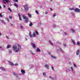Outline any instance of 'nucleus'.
Listing matches in <instances>:
<instances>
[{
	"instance_id": "f257e3e1",
	"label": "nucleus",
	"mask_w": 80,
	"mask_h": 80,
	"mask_svg": "<svg viewBox=\"0 0 80 80\" xmlns=\"http://www.w3.org/2000/svg\"><path fill=\"white\" fill-rule=\"evenodd\" d=\"M17 46L18 47L15 45H13L12 46V48L13 49V50H14L15 52L18 53V52L20 51V50L22 49V46L20 44H18Z\"/></svg>"
},
{
	"instance_id": "f03ea898",
	"label": "nucleus",
	"mask_w": 80,
	"mask_h": 80,
	"mask_svg": "<svg viewBox=\"0 0 80 80\" xmlns=\"http://www.w3.org/2000/svg\"><path fill=\"white\" fill-rule=\"evenodd\" d=\"M24 11L25 12H27L28 10V6L27 5H25L24 6Z\"/></svg>"
},
{
	"instance_id": "7ed1b4c3",
	"label": "nucleus",
	"mask_w": 80,
	"mask_h": 80,
	"mask_svg": "<svg viewBox=\"0 0 80 80\" xmlns=\"http://www.w3.org/2000/svg\"><path fill=\"white\" fill-rule=\"evenodd\" d=\"M74 11L76 12H78V13H80V10L78 8H76L74 9Z\"/></svg>"
},
{
	"instance_id": "20e7f679",
	"label": "nucleus",
	"mask_w": 80,
	"mask_h": 80,
	"mask_svg": "<svg viewBox=\"0 0 80 80\" xmlns=\"http://www.w3.org/2000/svg\"><path fill=\"white\" fill-rule=\"evenodd\" d=\"M2 1L5 4H6V3H8L9 2H10V1L9 0H3Z\"/></svg>"
},
{
	"instance_id": "39448f33",
	"label": "nucleus",
	"mask_w": 80,
	"mask_h": 80,
	"mask_svg": "<svg viewBox=\"0 0 80 80\" xmlns=\"http://www.w3.org/2000/svg\"><path fill=\"white\" fill-rule=\"evenodd\" d=\"M31 45L34 48H36V47H35V43L32 42L31 43Z\"/></svg>"
},
{
	"instance_id": "423d86ee",
	"label": "nucleus",
	"mask_w": 80,
	"mask_h": 80,
	"mask_svg": "<svg viewBox=\"0 0 80 80\" xmlns=\"http://www.w3.org/2000/svg\"><path fill=\"white\" fill-rule=\"evenodd\" d=\"M21 73H22V75H24L25 73V70L22 69L21 70Z\"/></svg>"
},
{
	"instance_id": "0eeeda50",
	"label": "nucleus",
	"mask_w": 80,
	"mask_h": 80,
	"mask_svg": "<svg viewBox=\"0 0 80 80\" xmlns=\"http://www.w3.org/2000/svg\"><path fill=\"white\" fill-rule=\"evenodd\" d=\"M8 63H9V65H11V66H13V65H14L13 63L10 61H8Z\"/></svg>"
},
{
	"instance_id": "6e6552de",
	"label": "nucleus",
	"mask_w": 80,
	"mask_h": 80,
	"mask_svg": "<svg viewBox=\"0 0 80 80\" xmlns=\"http://www.w3.org/2000/svg\"><path fill=\"white\" fill-rule=\"evenodd\" d=\"M13 73L14 76H16V77L18 78V75L17 73L13 72Z\"/></svg>"
},
{
	"instance_id": "1a4fd4ad",
	"label": "nucleus",
	"mask_w": 80,
	"mask_h": 80,
	"mask_svg": "<svg viewBox=\"0 0 80 80\" xmlns=\"http://www.w3.org/2000/svg\"><path fill=\"white\" fill-rule=\"evenodd\" d=\"M0 68L1 70H2V71H4V72H5V71H6V69H5L3 67H0Z\"/></svg>"
},
{
	"instance_id": "9d476101",
	"label": "nucleus",
	"mask_w": 80,
	"mask_h": 80,
	"mask_svg": "<svg viewBox=\"0 0 80 80\" xmlns=\"http://www.w3.org/2000/svg\"><path fill=\"white\" fill-rule=\"evenodd\" d=\"M22 17H23V19H24V20H25V19L27 18V17H26V16H25V15H22Z\"/></svg>"
},
{
	"instance_id": "9b49d317",
	"label": "nucleus",
	"mask_w": 80,
	"mask_h": 80,
	"mask_svg": "<svg viewBox=\"0 0 80 80\" xmlns=\"http://www.w3.org/2000/svg\"><path fill=\"white\" fill-rule=\"evenodd\" d=\"M45 67L46 68H47V69H49L48 68H49V65H47V64H46L45 66Z\"/></svg>"
},
{
	"instance_id": "f8f14e48",
	"label": "nucleus",
	"mask_w": 80,
	"mask_h": 80,
	"mask_svg": "<svg viewBox=\"0 0 80 80\" xmlns=\"http://www.w3.org/2000/svg\"><path fill=\"white\" fill-rule=\"evenodd\" d=\"M36 36V34L34 32L32 33V37H35Z\"/></svg>"
},
{
	"instance_id": "ddd939ff",
	"label": "nucleus",
	"mask_w": 80,
	"mask_h": 80,
	"mask_svg": "<svg viewBox=\"0 0 80 80\" xmlns=\"http://www.w3.org/2000/svg\"><path fill=\"white\" fill-rule=\"evenodd\" d=\"M80 50H78L77 51H76V54L77 55H79V53H80Z\"/></svg>"
},
{
	"instance_id": "4468645a",
	"label": "nucleus",
	"mask_w": 80,
	"mask_h": 80,
	"mask_svg": "<svg viewBox=\"0 0 80 80\" xmlns=\"http://www.w3.org/2000/svg\"><path fill=\"white\" fill-rule=\"evenodd\" d=\"M25 23H28V20H29V19L28 18H27L26 19H25Z\"/></svg>"
},
{
	"instance_id": "2eb2a0df",
	"label": "nucleus",
	"mask_w": 80,
	"mask_h": 80,
	"mask_svg": "<svg viewBox=\"0 0 80 80\" xmlns=\"http://www.w3.org/2000/svg\"><path fill=\"white\" fill-rule=\"evenodd\" d=\"M29 36H30V38H32V37H33V35H32V33L30 32H29Z\"/></svg>"
},
{
	"instance_id": "dca6fc26",
	"label": "nucleus",
	"mask_w": 80,
	"mask_h": 80,
	"mask_svg": "<svg viewBox=\"0 0 80 80\" xmlns=\"http://www.w3.org/2000/svg\"><path fill=\"white\" fill-rule=\"evenodd\" d=\"M36 52H40L41 51H40V49H39V48H38L36 49Z\"/></svg>"
},
{
	"instance_id": "f3484780",
	"label": "nucleus",
	"mask_w": 80,
	"mask_h": 80,
	"mask_svg": "<svg viewBox=\"0 0 80 80\" xmlns=\"http://www.w3.org/2000/svg\"><path fill=\"white\" fill-rule=\"evenodd\" d=\"M14 5L17 8H18V4H17L16 3H14Z\"/></svg>"
},
{
	"instance_id": "a211bd4d",
	"label": "nucleus",
	"mask_w": 80,
	"mask_h": 80,
	"mask_svg": "<svg viewBox=\"0 0 80 80\" xmlns=\"http://www.w3.org/2000/svg\"><path fill=\"white\" fill-rule=\"evenodd\" d=\"M49 78H50V79H51V80H53L54 79H55V78H54V77H53L51 76H49Z\"/></svg>"
},
{
	"instance_id": "6ab92c4d",
	"label": "nucleus",
	"mask_w": 80,
	"mask_h": 80,
	"mask_svg": "<svg viewBox=\"0 0 80 80\" xmlns=\"http://www.w3.org/2000/svg\"><path fill=\"white\" fill-rule=\"evenodd\" d=\"M51 57L52 58H54V59H55L56 58H57V57L53 55H51Z\"/></svg>"
},
{
	"instance_id": "aec40b11",
	"label": "nucleus",
	"mask_w": 80,
	"mask_h": 80,
	"mask_svg": "<svg viewBox=\"0 0 80 80\" xmlns=\"http://www.w3.org/2000/svg\"><path fill=\"white\" fill-rule=\"evenodd\" d=\"M30 52H31V54L32 55H35V53H34L32 51H30Z\"/></svg>"
},
{
	"instance_id": "412c9836",
	"label": "nucleus",
	"mask_w": 80,
	"mask_h": 80,
	"mask_svg": "<svg viewBox=\"0 0 80 80\" xmlns=\"http://www.w3.org/2000/svg\"><path fill=\"white\" fill-rule=\"evenodd\" d=\"M28 17H30V18H31V17H32V15H31V14H30V13H28Z\"/></svg>"
},
{
	"instance_id": "4be33fe9",
	"label": "nucleus",
	"mask_w": 80,
	"mask_h": 80,
	"mask_svg": "<svg viewBox=\"0 0 80 80\" xmlns=\"http://www.w3.org/2000/svg\"><path fill=\"white\" fill-rule=\"evenodd\" d=\"M35 32L36 33V34L37 35H39V34H38V31H37L36 30L35 31Z\"/></svg>"
},
{
	"instance_id": "5701e85b",
	"label": "nucleus",
	"mask_w": 80,
	"mask_h": 80,
	"mask_svg": "<svg viewBox=\"0 0 80 80\" xmlns=\"http://www.w3.org/2000/svg\"><path fill=\"white\" fill-rule=\"evenodd\" d=\"M68 71L70 72V70L69 69H67L66 71V72H68Z\"/></svg>"
},
{
	"instance_id": "b1692460",
	"label": "nucleus",
	"mask_w": 80,
	"mask_h": 80,
	"mask_svg": "<svg viewBox=\"0 0 80 80\" xmlns=\"http://www.w3.org/2000/svg\"><path fill=\"white\" fill-rule=\"evenodd\" d=\"M11 48V45H8L7 47V48Z\"/></svg>"
},
{
	"instance_id": "393cba45",
	"label": "nucleus",
	"mask_w": 80,
	"mask_h": 80,
	"mask_svg": "<svg viewBox=\"0 0 80 80\" xmlns=\"http://www.w3.org/2000/svg\"><path fill=\"white\" fill-rule=\"evenodd\" d=\"M70 69H71L72 72H73V67H71L70 68Z\"/></svg>"
},
{
	"instance_id": "a878e982",
	"label": "nucleus",
	"mask_w": 80,
	"mask_h": 80,
	"mask_svg": "<svg viewBox=\"0 0 80 80\" xmlns=\"http://www.w3.org/2000/svg\"><path fill=\"white\" fill-rule=\"evenodd\" d=\"M33 25V23L32 22H30V24H29V27H32V26Z\"/></svg>"
},
{
	"instance_id": "bb28decb",
	"label": "nucleus",
	"mask_w": 80,
	"mask_h": 80,
	"mask_svg": "<svg viewBox=\"0 0 80 80\" xmlns=\"http://www.w3.org/2000/svg\"><path fill=\"white\" fill-rule=\"evenodd\" d=\"M49 42L50 43L51 45H52V46H53V44L52 43V42L51 41H49Z\"/></svg>"
},
{
	"instance_id": "cd10ccee",
	"label": "nucleus",
	"mask_w": 80,
	"mask_h": 80,
	"mask_svg": "<svg viewBox=\"0 0 80 80\" xmlns=\"http://www.w3.org/2000/svg\"><path fill=\"white\" fill-rule=\"evenodd\" d=\"M72 42L73 43V45H75V41L73 40H72Z\"/></svg>"
},
{
	"instance_id": "c85d7f7f",
	"label": "nucleus",
	"mask_w": 80,
	"mask_h": 80,
	"mask_svg": "<svg viewBox=\"0 0 80 80\" xmlns=\"http://www.w3.org/2000/svg\"><path fill=\"white\" fill-rule=\"evenodd\" d=\"M20 28L21 29H23V27L22 25H20Z\"/></svg>"
},
{
	"instance_id": "c756f323",
	"label": "nucleus",
	"mask_w": 80,
	"mask_h": 80,
	"mask_svg": "<svg viewBox=\"0 0 80 80\" xmlns=\"http://www.w3.org/2000/svg\"><path fill=\"white\" fill-rule=\"evenodd\" d=\"M1 21L2 22V23H3L4 24H5V22H4V21L3 20H2Z\"/></svg>"
},
{
	"instance_id": "7c9ffc66",
	"label": "nucleus",
	"mask_w": 80,
	"mask_h": 80,
	"mask_svg": "<svg viewBox=\"0 0 80 80\" xmlns=\"http://www.w3.org/2000/svg\"><path fill=\"white\" fill-rule=\"evenodd\" d=\"M12 52V50H9V53H11Z\"/></svg>"
},
{
	"instance_id": "2f4dec72",
	"label": "nucleus",
	"mask_w": 80,
	"mask_h": 80,
	"mask_svg": "<svg viewBox=\"0 0 80 80\" xmlns=\"http://www.w3.org/2000/svg\"><path fill=\"white\" fill-rule=\"evenodd\" d=\"M33 67V65H31V66L30 67V69H32Z\"/></svg>"
},
{
	"instance_id": "473e14b6",
	"label": "nucleus",
	"mask_w": 80,
	"mask_h": 80,
	"mask_svg": "<svg viewBox=\"0 0 80 80\" xmlns=\"http://www.w3.org/2000/svg\"><path fill=\"white\" fill-rule=\"evenodd\" d=\"M59 48L60 49V50H61V52H63V51L61 48H60L59 47Z\"/></svg>"
},
{
	"instance_id": "72a5a7b5",
	"label": "nucleus",
	"mask_w": 80,
	"mask_h": 80,
	"mask_svg": "<svg viewBox=\"0 0 80 80\" xmlns=\"http://www.w3.org/2000/svg\"><path fill=\"white\" fill-rule=\"evenodd\" d=\"M55 16H56V14H55V13H54L53 14V15L52 16L53 17H55Z\"/></svg>"
},
{
	"instance_id": "f704fd0d",
	"label": "nucleus",
	"mask_w": 80,
	"mask_h": 80,
	"mask_svg": "<svg viewBox=\"0 0 80 80\" xmlns=\"http://www.w3.org/2000/svg\"><path fill=\"white\" fill-rule=\"evenodd\" d=\"M71 31H72V32H75V30H74V29H71Z\"/></svg>"
},
{
	"instance_id": "c9c22d12",
	"label": "nucleus",
	"mask_w": 80,
	"mask_h": 80,
	"mask_svg": "<svg viewBox=\"0 0 80 80\" xmlns=\"http://www.w3.org/2000/svg\"><path fill=\"white\" fill-rule=\"evenodd\" d=\"M42 74L44 76L46 75V73L45 72H43Z\"/></svg>"
},
{
	"instance_id": "e433bc0d",
	"label": "nucleus",
	"mask_w": 80,
	"mask_h": 80,
	"mask_svg": "<svg viewBox=\"0 0 80 80\" xmlns=\"http://www.w3.org/2000/svg\"><path fill=\"white\" fill-rule=\"evenodd\" d=\"M77 45H80V42H77Z\"/></svg>"
},
{
	"instance_id": "4c0bfd02",
	"label": "nucleus",
	"mask_w": 80,
	"mask_h": 80,
	"mask_svg": "<svg viewBox=\"0 0 80 80\" xmlns=\"http://www.w3.org/2000/svg\"><path fill=\"white\" fill-rule=\"evenodd\" d=\"M69 10H74V9L73 8H69Z\"/></svg>"
},
{
	"instance_id": "58836bf2",
	"label": "nucleus",
	"mask_w": 80,
	"mask_h": 80,
	"mask_svg": "<svg viewBox=\"0 0 80 80\" xmlns=\"http://www.w3.org/2000/svg\"><path fill=\"white\" fill-rule=\"evenodd\" d=\"M8 10L9 11H10V12H12V10H11V9L10 8H8Z\"/></svg>"
},
{
	"instance_id": "ea45409f",
	"label": "nucleus",
	"mask_w": 80,
	"mask_h": 80,
	"mask_svg": "<svg viewBox=\"0 0 80 80\" xmlns=\"http://www.w3.org/2000/svg\"><path fill=\"white\" fill-rule=\"evenodd\" d=\"M63 32L65 35H67V34L66 32H65L64 31H63Z\"/></svg>"
},
{
	"instance_id": "a19ab883",
	"label": "nucleus",
	"mask_w": 80,
	"mask_h": 80,
	"mask_svg": "<svg viewBox=\"0 0 80 80\" xmlns=\"http://www.w3.org/2000/svg\"><path fill=\"white\" fill-rule=\"evenodd\" d=\"M15 66H18V64L16 63L15 64Z\"/></svg>"
},
{
	"instance_id": "79ce46f5",
	"label": "nucleus",
	"mask_w": 80,
	"mask_h": 80,
	"mask_svg": "<svg viewBox=\"0 0 80 80\" xmlns=\"http://www.w3.org/2000/svg\"><path fill=\"white\" fill-rule=\"evenodd\" d=\"M73 66L75 67V68H77V66L75 64H73Z\"/></svg>"
},
{
	"instance_id": "37998d69",
	"label": "nucleus",
	"mask_w": 80,
	"mask_h": 80,
	"mask_svg": "<svg viewBox=\"0 0 80 80\" xmlns=\"http://www.w3.org/2000/svg\"><path fill=\"white\" fill-rule=\"evenodd\" d=\"M42 25V22H39L38 23V25Z\"/></svg>"
},
{
	"instance_id": "c03bdc74",
	"label": "nucleus",
	"mask_w": 80,
	"mask_h": 80,
	"mask_svg": "<svg viewBox=\"0 0 80 80\" xmlns=\"http://www.w3.org/2000/svg\"><path fill=\"white\" fill-rule=\"evenodd\" d=\"M18 16L19 18L20 17H21V16H20V14H18Z\"/></svg>"
},
{
	"instance_id": "a18cd8bd",
	"label": "nucleus",
	"mask_w": 80,
	"mask_h": 80,
	"mask_svg": "<svg viewBox=\"0 0 80 80\" xmlns=\"http://www.w3.org/2000/svg\"><path fill=\"white\" fill-rule=\"evenodd\" d=\"M36 13L38 14V15L39 14V13H38V12H37V10L36 11Z\"/></svg>"
},
{
	"instance_id": "49530a36",
	"label": "nucleus",
	"mask_w": 80,
	"mask_h": 80,
	"mask_svg": "<svg viewBox=\"0 0 80 80\" xmlns=\"http://www.w3.org/2000/svg\"><path fill=\"white\" fill-rule=\"evenodd\" d=\"M6 20H7L8 22H9L10 21V19L9 18H6Z\"/></svg>"
},
{
	"instance_id": "de8ad7c7",
	"label": "nucleus",
	"mask_w": 80,
	"mask_h": 80,
	"mask_svg": "<svg viewBox=\"0 0 80 80\" xmlns=\"http://www.w3.org/2000/svg\"><path fill=\"white\" fill-rule=\"evenodd\" d=\"M57 27V25H54L53 26V28H55L56 27Z\"/></svg>"
},
{
	"instance_id": "09e8293b",
	"label": "nucleus",
	"mask_w": 80,
	"mask_h": 80,
	"mask_svg": "<svg viewBox=\"0 0 80 80\" xmlns=\"http://www.w3.org/2000/svg\"><path fill=\"white\" fill-rule=\"evenodd\" d=\"M9 18L10 19H12V16L9 17Z\"/></svg>"
},
{
	"instance_id": "8fccbe9b",
	"label": "nucleus",
	"mask_w": 80,
	"mask_h": 80,
	"mask_svg": "<svg viewBox=\"0 0 80 80\" xmlns=\"http://www.w3.org/2000/svg\"><path fill=\"white\" fill-rule=\"evenodd\" d=\"M14 2H18V0H14Z\"/></svg>"
},
{
	"instance_id": "3c124183",
	"label": "nucleus",
	"mask_w": 80,
	"mask_h": 80,
	"mask_svg": "<svg viewBox=\"0 0 80 80\" xmlns=\"http://www.w3.org/2000/svg\"><path fill=\"white\" fill-rule=\"evenodd\" d=\"M51 68L52 69V70H54V69L53 68V67H51Z\"/></svg>"
},
{
	"instance_id": "603ef678",
	"label": "nucleus",
	"mask_w": 80,
	"mask_h": 80,
	"mask_svg": "<svg viewBox=\"0 0 80 80\" xmlns=\"http://www.w3.org/2000/svg\"><path fill=\"white\" fill-rule=\"evenodd\" d=\"M0 17H3L1 13H0Z\"/></svg>"
},
{
	"instance_id": "864d4df0",
	"label": "nucleus",
	"mask_w": 80,
	"mask_h": 80,
	"mask_svg": "<svg viewBox=\"0 0 80 80\" xmlns=\"http://www.w3.org/2000/svg\"><path fill=\"white\" fill-rule=\"evenodd\" d=\"M3 6L4 8H5V7H6V6L4 4H3Z\"/></svg>"
},
{
	"instance_id": "5fc2aeb1",
	"label": "nucleus",
	"mask_w": 80,
	"mask_h": 80,
	"mask_svg": "<svg viewBox=\"0 0 80 80\" xmlns=\"http://www.w3.org/2000/svg\"><path fill=\"white\" fill-rule=\"evenodd\" d=\"M19 18L20 20H22V18H21V17H20V18Z\"/></svg>"
},
{
	"instance_id": "6e6d98bb",
	"label": "nucleus",
	"mask_w": 80,
	"mask_h": 80,
	"mask_svg": "<svg viewBox=\"0 0 80 80\" xmlns=\"http://www.w3.org/2000/svg\"><path fill=\"white\" fill-rule=\"evenodd\" d=\"M48 12H45V14H46H46H48Z\"/></svg>"
},
{
	"instance_id": "4d7b16f0",
	"label": "nucleus",
	"mask_w": 80,
	"mask_h": 80,
	"mask_svg": "<svg viewBox=\"0 0 80 80\" xmlns=\"http://www.w3.org/2000/svg\"><path fill=\"white\" fill-rule=\"evenodd\" d=\"M59 52L58 49H57L56 50V52Z\"/></svg>"
},
{
	"instance_id": "13d9d810",
	"label": "nucleus",
	"mask_w": 80,
	"mask_h": 80,
	"mask_svg": "<svg viewBox=\"0 0 80 80\" xmlns=\"http://www.w3.org/2000/svg\"><path fill=\"white\" fill-rule=\"evenodd\" d=\"M6 38H8V36H6Z\"/></svg>"
},
{
	"instance_id": "bf43d9fd",
	"label": "nucleus",
	"mask_w": 80,
	"mask_h": 80,
	"mask_svg": "<svg viewBox=\"0 0 80 80\" xmlns=\"http://www.w3.org/2000/svg\"><path fill=\"white\" fill-rule=\"evenodd\" d=\"M9 5H10V6H12V4H9Z\"/></svg>"
},
{
	"instance_id": "052dcab7",
	"label": "nucleus",
	"mask_w": 80,
	"mask_h": 80,
	"mask_svg": "<svg viewBox=\"0 0 80 80\" xmlns=\"http://www.w3.org/2000/svg\"><path fill=\"white\" fill-rule=\"evenodd\" d=\"M25 40H26V41H27L28 39H27V38H25Z\"/></svg>"
},
{
	"instance_id": "680f3d73",
	"label": "nucleus",
	"mask_w": 80,
	"mask_h": 80,
	"mask_svg": "<svg viewBox=\"0 0 80 80\" xmlns=\"http://www.w3.org/2000/svg\"><path fill=\"white\" fill-rule=\"evenodd\" d=\"M64 46L65 47H66V46H67V45H66V44H64Z\"/></svg>"
},
{
	"instance_id": "e2e57ef3",
	"label": "nucleus",
	"mask_w": 80,
	"mask_h": 80,
	"mask_svg": "<svg viewBox=\"0 0 80 80\" xmlns=\"http://www.w3.org/2000/svg\"><path fill=\"white\" fill-rule=\"evenodd\" d=\"M50 10L51 11H52L53 10V9H52V8H50Z\"/></svg>"
},
{
	"instance_id": "0e129e2a",
	"label": "nucleus",
	"mask_w": 80,
	"mask_h": 80,
	"mask_svg": "<svg viewBox=\"0 0 80 80\" xmlns=\"http://www.w3.org/2000/svg\"><path fill=\"white\" fill-rule=\"evenodd\" d=\"M1 8H2V7H1V6L0 5V9H1Z\"/></svg>"
},
{
	"instance_id": "69168bd1",
	"label": "nucleus",
	"mask_w": 80,
	"mask_h": 80,
	"mask_svg": "<svg viewBox=\"0 0 80 80\" xmlns=\"http://www.w3.org/2000/svg\"><path fill=\"white\" fill-rule=\"evenodd\" d=\"M1 35H2V33L0 32V36H1Z\"/></svg>"
},
{
	"instance_id": "338daca9",
	"label": "nucleus",
	"mask_w": 80,
	"mask_h": 80,
	"mask_svg": "<svg viewBox=\"0 0 80 80\" xmlns=\"http://www.w3.org/2000/svg\"><path fill=\"white\" fill-rule=\"evenodd\" d=\"M51 2H52V1H53V0H49Z\"/></svg>"
},
{
	"instance_id": "774afa93",
	"label": "nucleus",
	"mask_w": 80,
	"mask_h": 80,
	"mask_svg": "<svg viewBox=\"0 0 80 80\" xmlns=\"http://www.w3.org/2000/svg\"><path fill=\"white\" fill-rule=\"evenodd\" d=\"M59 44H61V42H59Z\"/></svg>"
}]
</instances>
